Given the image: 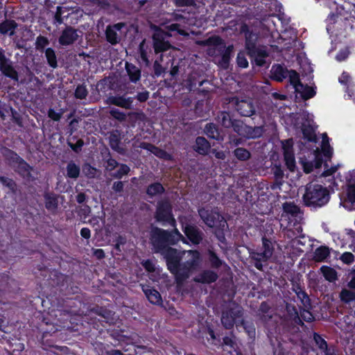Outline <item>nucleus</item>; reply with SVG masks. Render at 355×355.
<instances>
[{"instance_id":"obj_54","label":"nucleus","mask_w":355,"mask_h":355,"mask_svg":"<svg viewBox=\"0 0 355 355\" xmlns=\"http://www.w3.org/2000/svg\"><path fill=\"white\" fill-rule=\"evenodd\" d=\"M88 94L87 89L84 85H78L75 91V96L76 98L84 99Z\"/></svg>"},{"instance_id":"obj_37","label":"nucleus","mask_w":355,"mask_h":355,"mask_svg":"<svg viewBox=\"0 0 355 355\" xmlns=\"http://www.w3.org/2000/svg\"><path fill=\"white\" fill-rule=\"evenodd\" d=\"M16 27L17 24L14 21L7 20L0 24V32L2 34L12 35Z\"/></svg>"},{"instance_id":"obj_17","label":"nucleus","mask_w":355,"mask_h":355,"mask_svg":"<svg viewBox=\"0 0 355 355\" xmlns=\"http://www.w3.org/2000/svg\"><path fill=\"white\" fill-rule=\"evenodd\" d=\"M284 161L288 169L294 171L295 168V159L293 149L292 139H288L282 142Z\"/></svg>"},{"instance_id":"obj_27","label":"nucleus","mask_w":355,"mask_h":355,"mask_svg":"<svg viewBox=\"0 0 355 355\" xmlns=\"http://www.w3.org/2000/svg\"><path fill=\"white\" fill-rule=\"evenodd\" d=\"M218 278L216 272L211 270H205L195 278V281L202 284L214 282Z\"/></svg>"},{"instance_id":"obj_40","label":"nucleus","mask_w":355,"mask_h":355,"mask_svg":"<svg viewBox=\"0 0 355 355\" xmlns=\"http://www.w3.org/2000/svg\"><path fill=\"white\" fill-rule=\"evenodd\" d=\"M320 270L327 281L332 282L336 280L337 272L334 268L323 266L320 268Z\"/></svg>"},{"instance_id":"obj_2","label":"nucleus","mask_w":355,"mask_h":355,"mask_svg":"<svg viewBox=\"0 0 355 355\" xmlns=\"http://www.w3.org/2000/svg\"><path fill=\"white\" fill-rule=\"evenodd\" d=\"M167 29V32H165L162 30H157L153 36V46L155 49V52L156 53H164L168 50L175 51V49L170 44V43L166 40V37L172 36L173 32H177L178 34L181 35H188V33L180 28V24H172L167 26H166Z\"/></svg>"},{"instance_id":"obj_61","label":"nucleus","mask_w":355,"mask_h":355,"mask_svg":"<svg viewBox=\"0 0 355 355\" xmlns=\"http://www.w3.org/2000/svg\"><path fill=\"white\" fill-rule=\"evenodd\" d=\"M62 112H56L55 110L50 109L48 112L49 117L53 121H59L62 116Z\"/></svg>"},{"instance_id":"obj_6","label":"nucleus","mask_w":355,"mask_h":355,"mask_svg":"<svg viewBox=\"0 0 355 355\" xmlns=\"http://www.w3.org/2000/svg\"><path fill=\"white\" fill-rule=\"evenodd\" d=\"M181 239L183 240L184 237L177 229L171 232L159 228L153 231L152 243L157 252L168 248V245L175 244Z\"/></svg>"},{"instance_id":"obj_10","label":"nucleus","mask_w":355,"mask_h":355,"mask_svg":"<svg viewBox=\"0 0 355 355\" xmlns=\"http://www.w3.org/2000/svg\"><path fill=\"white\" fill-rule=\"evenodd\" d=\"M341 200L344 207L349 210H355V173L347 180Z\"/></svg>"},{"instance_id":"obj_9","label":"nucleus","mask_w":355,"mask_h":355,"mask_svg":"<svg viewBox=\"0 0 355 355\" xmlns=\"http://www.w3.org/2000/svg\"><path fill=\"white\" fill-rule=\"evenodd\" d=\"M166 261L168 270L175 275L177 278L180 261H182V251L168 247L160 252Z\"/></svg>"},{"instance_id":"obj_48","label":"nucleus","mask_w":355,"mask_h":355,"mask_svg":"<svg viewBox=\"0 0 355 355\" xmlns=\"http://www.w3.org/2000/svg\"><path fill=\"white\" fill-rule=\"evenodd\" d=\"M322 150L324 153V155L326 157H331L332 155V148H331L329 145V138L327 137V135L326 133H323L322 135Z\"/></svg>"},{"instance_id":"obj_25","label":"nucleus","mask_w":355,"mask_h":355,"mask_svg":"<svg viewBox=\"0 0 355 355\" xmlns=\"http://www.w3.org/2000/svg\"><path fill=\"white\" fill-rule=\"evenodd\" d=\"M184 232L187 238L194 244H198L202 239V233L195 227L187 225Z\"/></svg>"},{"instance_id":"obj_30","label":"nucleus","mask_w":355,"mask_h":355,"mask_svg":"<svg viewBox=\"0 0 355 355\" xmlns=\"http://www.w3.org/2000/svg\"><path fill=\"white\" fill-rule=\"evenodd\" d=\"M193 148L199 154L206 155L210 148V145L205 138L198 137L196 139Z\"/></svg>"},{"instance_id":"obj_36","label":"nucleus","mask_w":355,"mask_h":355,"mask_svg":"<svg viewBox=\"0 0 355 355\" xmlns=\"http://www.w3.org/2000/svg\"><path fill=\"white\" fill-rule=\"evenodd\" d=\"M286 230V236L289 239L297 237L302 231V228L300 224H296L293 226V224H284Z\"/></svg>"},{"instance_id":"obj_26","label":"nucleus","mask_w":355,"mask_h":355,"mask_svg":"<svg viewBox=\"0 0 355 355\" xmlns=\"http://www.w3.org/2000/svg\"><path fill=\"white\" fill-rule=\"evenodd\" d=\"M139 147L147 150L148 151L150 152L151 153L154 154L155 155L159 158H162L164 159H171V155L168 154L166 152L148 143H141Z\"/></svg>"},{"instance_id":"obj_47","label":"nucleus","mask_w":355,"mask_h":355,"mask_svg":"<svg viewBox=\"0 0 355 355\" xmlns=\"http://www.w3.org/2000/svg\"><path fill=\"white\" fill-rule=\"evenodd\" d=\"M162 58H163V55H161L160 60L157 59L154 63V71H155V73L157 76H159L162 73H164L165 71V70L169 66V63H168V62L164 65L162 64L161 62L163 61ZM171 61V60H169L168 62H170Z\"/></svg>"},{"instance_id":"obj_8","label":"nucleus","mask_w":355,"mask_h":355,"mask_svg":"<svg viewBox=\"0 0 355 355\" xmlns=\"http://www.w3.org/2000/svg\"><path fill=\"white\" fill-rule=\"evenodd\" d=\"M284 211L281 216V225L284 224H300L302 220V212L300 208L292 202H286L283 205Z\"/></svg>"},{"instance_id":"obj_22","label":"nucleus","mask_w":355,"mask_h":355,"mask_svg":"<svg viewBox=\"0 0 355 355\" xmlns=\"http://www.w3.org/2000/svg\"><path fill=\"white\" fill-rule=\"evenodd\" d=\"M314 160L313 161H305L302 160L301 164L303 166L304 171L305 173H309L312 171L313 168H320L322 164V155L320 154L319 148H317L313 153Z\"/></svg>"},{"instance_id":"obj_43","label":"nucleus","mask_w":355,"mask_h":355,"mask_svg":"<svg viewBox=\"0 0 355 355\" xmlns=\"http://www.w3.org/2000/svg\"><path fill=\"white\" fill-rule=\"evenodd\" d=\"M274 175L276 182L271 187L273 190L280 189L282 184V179L284 176V171L280 166H275L274 169Z\"/></svg>"},{"instance_id":"obj_33","label":"nucleus","mask_w":355,"mask_h":355,"mask_svg":"<svg viewBox=\"0 0 355 355\" xmlns=\"http://www.w3.org/2000/svg\"><path fill=\"white\" fill-rule=\"evenodd\" d=\"M17 161L18 162V172L24 177L27 179H30L31 178V171H32V168L23 159L17 157L15 154Z\"/></svg>"},{"instance_id":"obj_14","label":"nucleus","mask_w":355,"mask_h":355,"mask_svg":"<svg viewBox=\"0 0 355 355\" xmlns=\"http://www.w3.org/2000/svg\"><path fill=\"white\" fill-rule=\"evenodd\" d=\"M156 218L158 221L175 225V219L172 217L171 214V206L168 201H162L158 203Z\"/></svg>"},{"instance_id":"obj_46","label":"nucleus","mask_w":355,"mask_h":355,"mask_svg":"<svg viewBox=\"0 0 355 355\" xmlns=\"http://www.w3.org/2000/svg\"><path fill=\"white\" fill-rule=\"evenodd\" d=\"M45 57L49 66L53 68H56L58 67L57 58L53 49L48 48L45 50Z\"/></svg>"},{"instance_id":"obj_60","label":"nucleus","mask_w":355,"mask_h":355,"mask_svg":"<svg viewBox=\"0 0 355 355\" xmlns=\"http://www.w3.org/2000/svg\"><path fill=\"white\" fill-rule=\"evenodd\" d=\"M0 182L12 190L15 187L13 180L4 176H0Z\"/></svg>"},{"instance_id":"obj_24","label":"nucleus","mask_w":355,"mask_h":355,"mask_svg":"<svg viewBox=\"0 0 355 355\" xmlns=\"http://www.w3.org/2000/svg\"><path fill=\"white\" fill-rule=\"evenodd\" d=\"M142 291L150 303L156 305L162 304V299L161 295L157 290L149 286H142Z\"/></svg>"},{"instance_id":"obj_52","label":"nucleus","mask_w":355,"mask_h":355,"mask_svg":"<svg viewBox=\"0 0 355 355\" xmlns=\"http://www.w3.org/2000/svg\"><path fill=\"white\" fill-rule=\"evenodd\" d=\"M110 114L113 118L121 122L125 121L128 116V114L116 108H112Z\"/></svg>"},{"instance_id":"obj_58","label":"nucleus","mask_w":355,"mask_h":355,"mask_svg":"<svg viewBox=\"0 0 355 355\" xmlns=\"http://www.w3.org/2000/svg\"><path fill=\"white\" fill-rule=\"evenodd\" d=\"M340 259L345 264H351L354 261V256L352 253L346 252L341 254Z\"/></svg>"},{"instance_id":"obj_56","label":"nucleus","mask_w":355,"mask_h":355,"mask_svg":"<svg viewBox=\"0 0 355 355\" xmlns=\"http://www.w3.org/2000/svg\"><path fill=\"white\" fill-rule=\"evenodd\" d=\"M236 62L239 67L241 68H247L248 67V62L243 52H240L237 55Z\"/></svg>"},{"instance_id":"obj_50","label":"nucleus","mask_w":355,"mask_h":355,"mask_svg":"<svg viewBox=\"0 0 355 355\" xmlns=\"http://www.w3.org/2000/svg\"><path fill=\"white\" fill-rule=\"evenodd\" d=\"M246 126L247 125L245 124H244L241 121L239 120H233L232 125H231V127L233 128L234 132H236L242 137H243V135H245V128H246Z\"/></svg>"},{"instance_id":"obj_28","label":"nucleus","mask_w":355,"mask_h":355,"mask_svg":"<svg viewBox=\"0 0 355 355\" xmlns=\"http://www.w3.org/2000/svg\"><path fill=\"white\" fill-rule=\"evenodd\" d=\"M70 8L66 6H58L54 16V24H61L64 22V19L69 15Z\"/></svg>"},{"instance_id":"obj_15","label":"nucleus","mask_w":355,"mask_h":355,"mask_svg":"<svg viewBox=\"0 0 355 355\" xmlns=\"http://www.w3.org/2000/svg\"><path fill=\"white\" fill-rule=\"evenodd\" d=\"M274 18H277L278 21L280 20L279 17H277L275 15L268 16L263 19L261 22L262 33L263 35H266L267 32H268L272 38H277L278 40L282 41L283 39L277 31V25Z\"/></svg>"},{"instance_id":"obj_49","label":"nucleus","mask_w":355,"mask_h":355,"mask_svg":"<svg viewBox=\"0 0 355 355\" xmlns=\"http://www.w3.org/2000/svg\"><path fill=\"white\" fill-rule=\"evenodd\" d=\"M234 156L240 161H246L250 158V153L245 148H237L234 150Z\"/></svg>"},{"instance_id":"obj_41","label":"nucleus","mask_w":355,"mask_h":355,"mask_svg":"<svg viewBox=\"0 0 355 355\" xmlns=\"http://www.w3.org/2000/svg\"><path fill=\"white\" fill-rule=\"evenodd\" d=\"M217 121L223 127L229 128L232 125V119L230 118V114L226 112H221L217 116Z\"/></svg>"},{"instance_id":"obj_21","label":"nucleus","mask_w":355,"mask_h":355,"mask_svg":"<svg viewBox=\"0 0 355 355\" xmlns=\"http://www.w3.org/2000/svg\"><path fill=\"white\" fill-rule=\"evenodd\" d=\"M77 31L72 27H67L62 33L59 42L60 44L67 46L73 44L78 39Z\"/></svg>"},{"instance_id":"obj_57","label":"nucleus","mask_w":355,"mask_h":355,"mask_svg":"<svg viewBox=\"0 0 355 355\" xmlns=\"http://www.w3.org/2000/svg\"><path fill=\"white\" fill-rule=\"evenodd\" d=\"M209 261L211 266L215 268L220 267L223 263L222 261L212 251H209Z\"/></svg>"},{"instance_id":"obj_23","label":"nucleus","mask_w":355,"mask_h":355,"mask_svg":"<svg viewBox=\"0 0 355 355\" xmlns=\"http://www.w3.org/2000/svg\"><path fill=\"white\" fill-rule=\"evenodd\" d=\"M199 214L205 224L211 227H214L216 224V220H218L220 218V216L217 212L206 209H200Z\"/></svg>"},{"instance_id":"obj_59","label":"nucleus","mask_w":355,"mask_h":355,"mask_svg":"<svg viewBox=\"0 0 355 355\" xmlns=\"http://www.w3.org/2000/svg\"><path fill=\"white\" fill-rule=\"evenodd\" d=\"M48 44L49 40H47V38L43 36L37 37L36 40V48L37 49H43Z\"/></svg>"},{"instance_id":"obj_31","label":"nucleus","mask_w":355,"mask_h":355,"mask_svg":"<svg viewBox=\"0 0 355 355\" xmlns=\"http://www.w3.org/2000/svg\"><path fill=\"white\" fill-rule=\"evenodd\" d=\"M125 69L130 80L133 83H137L141 77V71L135 65L126 62Z\"/></svg>"},{"instance_id":"obj_32","label":"nucleus","mask_w":355,"mask_h":355,"mask_svg":"<svg viewBox=\"0 0 355 355\" xmlns=\"http://www.w3.org/2000/svg\"><path fill=\"white\" fill-rule=\"evenodd\" d=\"M244 137L248 139H257L260 137L263 133V128L262 126L251 127L247 125L245 128Z\"/></svg>"},{"instance_id":"obj_13","label":"nucleus","mask_w":355,"mask_h":355,"mask_svg":"<svg viewBox=\"0 0 355 355\" xmlns=\"http://www.w3.org/2000/svg\"><path fill=\"white\" fill-rule=\"evenodd\" d=\"M242 116H250L255 112V108L251 99L232 98L230 102Z\"/></svg>"},{"instance_id":"obj_29","label":"nucleus","mask_w":355,"mask_h":355,"mask_svg":"<svg viewBox=\"0 0 355 355\" xmlns=\"http://www.w3.org/2000/svg\"><path fill=\"white\" fill-rule=\"evenodd\" d=\"M175 3L177 6L186 8L181 10L184 14H195L196 8L193 0H175Z\"/></svg>"},{"instance_id":"obj_42","label":"nucleus","mask_w":355,"mask_h":355,"mask_svg":"<svg viewBox=\"0 0 355 355\" xmlns=\"http://www.w3.org/2000/svg\"><path fill=\"white\" fill-rule=\"evenodd\" d=\"M302 131L304 135V137L306 139L309 141H316V135L313 127L311 125H306L305 124L302 125Z\"/></svg>"},{"instance_id":"obj_55","label":"nucleus","mask_w":355,"mask_h":355,"mask_svg":"<svg viewBox=\"0 0 355 355\" xmlns=\"http://www.w3.org/2000/svg\"><path fill=\"white\" fill-rule=\"evenodd\" d=\"M130 171V167L126 164H121L119 169L112 175L116 178H121L123 175H127Z\"/></svg>"},{"instance_id":"obj_12","label":"nucleus","mask_w":355,"mask_h":355,"mask_svg":"<svg viewBox=\"0 0 355 355\" xmlns=\"http://www.w3.org/2000/svg\"><path fill=\"white\" fill-rule=\"evenodd\" d=\"M298 73L293 70H288L286 67L277 64L272 66L271 69L272 78L279 82L282 81L286 78H288L290 83H295L298 78Z\"/></svg>"},{"instance_id":"obj_63","label":"nucleus","mask_w":355,"mask_h":355,"mask_svg":"<svg viewBox=\"0 0 355 355\" xmlns=\"http://www.w3.org/2000/svg\"><path fill=\"white\" fill-rule=\"evenodd\" d=\"M350 81H351V77L350 76L346 73V72H343L342 73V75L340 76V77L339 78V82L341 83V84H343V85H347V84H349L350 83Z\"/></svg>"},{"instance_id":"obj_35","label":"nucleus","mask_w":355,"mask_h":355,"mask_svg":"<svg viewBox=\"0 0 355 355\" xmlns=\"http://www.w3.org/2000/svg\"><path fill=\"white\" fill-rule=\"evenodd\" d=\"M45 207L51 211H55L58 207V199L54 194L46 193L44 195Z\"/></svg>"},{"instance_id":"obj_11","label":"nucleus","mask_w":355,"mask_h":355,"mask_svg":"<svg viewBox=\"0 0 355 355\" xmlns=\"http://www.w3.org/2000/svg\"><path fill=\"white\" fill-rule=\"evenodd\" d=\"M241 306L233 304L228 310L223 312L221 322L226 329H230L241 320Z\"/></svg>"},{"instance_id":"obj_44","label":"nucleus","mask_w":355,"mask_h":355,"mask_svg":"<svg viewBox=\"0 0 355 355\" xmlns=\"http://www.w3.org/2000/svg\"><path fill=\"white\" fill-rule=\"evenodd\" d=\"M164 191L163 186L158 182L153 183L148 187L147 194L150 196H155L161 194Z\"/></svg>"},{"instance_id":"obj_19","label":"nucleus","mask_w":355,"mask_h":355,"mask_svg":"<svg viewBox=\"0 0 355 355\" xmlns=\"http://www.w3.org/2000/svg\"><path fill=\"white\" fill-rule=\"evenodd\" d=\"M0 70L5 76L15 80H18L17 71L12 67L10 61L6 58L1 49H0Z\"/></svg>"},{"instance_id":"obj_53","label":"nucleus","mask_w":355,"mask_h":355,"mask_svg":"<svg viewBox=\"0 0 355 355\" xmlns=\"http://www.w3.org/2000/svg\"><path fill=\"white\" fill-rule=\"evenodd\" d=\"M313 340L315 343V344L318 345V347L324 351V352L328 350V345L327 342L318 334L315 333L313 335Z\"/></svg>"},{"instance_id":"obj_45","label":"nucleus","mask_w":355,"mask_h":355,"mask_svg":"<svg viewBox=\"0 0 355 355\" xmlns=\"http://www.w3.org/2000/svg\"><path fill=\"white\" fill-rule=\"evenodd\" d=\"M80 174V167L74 162H70L67 166V175L69 178L76 179Z\"/></svg>"},{"instance_id":"obj_18","label":"nucleus","mask_w":355,"mask_h":355,"mask_svg":"<svg viewBox=\"0 0 355 355\" xmlns=\"http://www.w3.org/2000/svg\"><path fill=\"white\" fill-rule=\"evenodd\" d=\"M124 26L125 24L123 23H118L113 26H108L105 31L107 41L112 44H118L123 34L122 28Z\"/></svg>"},{"instance_id":"obj_5","label":"nucleus","mask_w":355,"mask_h":355,"mask_svg":"<svg viewBox=\"0 0 355 355\" xmlns=\"http://www.w3.org/2000/svg\"><path fill=\"white\" fill-rule=\"evenodd\" d=\"M240 32L245 35L246 49L248 50L250 56L254 58L258 66H263L266 64L268 53L263 49L255 48L254 44L257 38V33L250 30L246 24L241 25Z\"/></svg>"},{"instance_id":"obj_34","label":"nucleus","mask_w":355,"mask_h":355,"mask_svg":"<svg viewBox=\"0 0 355 355\" xmlns=\"http://www.w3.org/2000/svg\"><path fill=\"white\" fill-rule=\"evenodd\" d=\"M330 251L329 248L326 246H320L315 249L314 252L313 259L318 262L324 261L329 257Z\"/></svg>"},{"instance_id":"obj_39","label":"nucleus","mask_w":355,"mask_h":355,"mask_svg":"<svg viewBox=\"0 0 355 355\" xmlns=\"http://www.w3.org/2000/svg\"><path fill=\"white\" fill-rule=\"evenodd\" d=\"M121 137L118 131L111 133L110 136V144L112 149L117 152H121L122 148L120 146Z\"/></svg>"},{"instance_id":"obj_3","label":"nucleus","mask_w":355,"mask_h":355,"mask_svg":"<svg viewBox=\"0 0 355 355\" xmlns=\"http://www.w3.org/2000/svg\"><path fill=\"white\" fill-rule=\"evenodd\" d=\"M200 262L201 258L198 251H182V262L176 279L178 282L180 283L188 278L191 272L198 268Z\"/></svg>"},{"instance_id":"obj_16","label":"nucleus","mask_w":355,"mask_h":355,"mask_svg":"<svg viewBox=\"0 0 355 355\" xmlns=\"http://www.w3.org/2000/svg\"><path fill=\"white\" fill-rule=\"evenodd\" d=\"M134 97L127 96L126 94L110 96L107 103L114 105L126 110L133 108Z\"/></svg>"},{"instance_id":"obj_7","label":"nucleus","mask_w":355,"mask_h":355,"mask_svg":"<svg viewBox=\"0 0 355 355\" xmlns=\"http://www.w3.org/2000/svg\"><path fill=\"white\" fill-rule=\"evenodd\" d=\"M263 251L253 250L250 252V257L253 261L254 266L261 270L263 268L262 262H266L272 255L274 247L272 243L263 238Z\"/></svg>"},{"instance_id":"obj_62","label":"nucleus","mask_w":355,"mask_h":355,"mask_svg":"<svg viewBox=\"0 0 355 355\" xmlns=\"http://www.w3.org/2000/svg\"><path fill=\"white\" fill-rule=\"evenodd\" d=\"M143 266L148 272H154L155 270V266L152 261L146 260L142 263Z\"/></svg>"},{"instance_id":"obj_20","label":"nucleus","mask_w":355,"mask_h":355,"mask_svg":"<svg viewBox=\"0 0 355 355\" xmlns=\"http://www.w3.org/2000/svg\"><path fill=\"white\" fill-rule=\"evenodd\" d=\"M292 85L295 88V91L297 94H300V97L304 100L309 99L313 97L315 94V92L313 87L307 85H304L300 81V77L298 76L297 80L292 83Z\"/></svg>"},{"instance_id":"obj_64","label":"nucleus","mask_w":355,"mask_h":355,"mask_svg":"<svg viewBox=\"0 0 355 355\" xmlns=\"http://www.w3.org/2000/svg\"><path fill=\"white\" fill-rule=\"evenodd\" d=\"M300 315L302 319L306 322H311L313 319L312 313L310 311L305 309H304L301 312Z\"/></svg>"},{"instance_id":"obj_4","label":"nucleus","mask_w":355,"mask_h":355,"mask_svg":"<svg viewBox=\"0 0 355 355\" xmlns=\"http://www.w3.org/2000/svg\"><path fill=\"white\" fill-rule=\"evenodd\" d=\"M205 44L210 46L211 55H220V58L217 61L218 65L223 69H227L233 52V45L226 46L223 40L218 36L209 37L205 41Z\"/></svg>"},{"instance_id":"obj_1","label":"nucleus","mask_w":355,"mask_h":355,"mask_svg":"<svg viewBox=\"0 0 355 355\" xmlns=\"http://www.w3.org/2000/svg\"><path fill=\"white\" fill-rule=\"evenodd\" d=\"M303 200L306 205L322 207L329 200V193L327 188L315 182L306 184Z\"/></svg>"},{"instance_id":"obj_38","label":"nucleus","mask_w":355,"mask_h":355,"mask_svg":"<svg viewBox=\"0 0 355 355\" xmlns=\"http://www.w3.org/2000/svg\"><path fill=\"white\" fill-rule=\"evenodd\" d=\"M205 133L210 138L216 140H223V137L220 135V133L216 128V125L213 123H208L205 128Z\"/></svg>"},{"instance_id":"obj_51","label":"nucleus","mask_w":355,"mask_h":355,"mask_svg":"<svg viewBox=\"0 0 355 355\" xmlns=\"http://www.w3.org/2000/svg\"><path fill=\"white\" fill-rule=\"evenodd\" d=\"M340 296L341 300L347 303L355 300V292L352 291L343 289Z\"/></svg>"}]
</instances>
